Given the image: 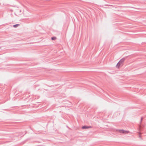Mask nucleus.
<instances>
[{"label":"nucleus","instance_id":"f257e3e1","mask_svg":"<svg viewBox=\"0 0 146 146\" xmlns=\"http://www.w3.org/2000/svg\"><path fill=\"white\" fill-rule=\"evenodd\" d=\"M116 131H117V132L119 133H124L125 132L128 133L129 132V131H125L123 129L117 130Z\"/></svg>","mask_w":146,"mask_h":146},{"label":"nucleus","instance_id":"7ed1b4c3","mask_svg":"<svg viewBox=\"0 0 146 146\" xmlns=\"http://www.w3.org/2000/svg\"><path fill=\"white\" fill-rule=\"evenodd\" d=\"M91 127L90 126H84L82 127V129H86L89 128H90Z\"/></svg>","mask_w":146,"mask_h":146},{"label":"nucleus","instance_id":"1a4fd4ad","mask_svg":"<svg viewBox=\"0 0 146 146\" xmlns=\"http://www.w3.org/2000/svg\"><path fill=\"white\" fill-rule=\"evenodd\" d=\"M1 48V47H0V49Z\"/></svg>","mask_w":146,"mask_h":146},{"label":"nucleus","instance_id":"f03ea898","mask_svg":"<svg viewBox=\"0 0 146 146\" xmlns=\"http://www.w3.org/2000/svg\"><path fill=\"white\" fill-rule=\"evenodd\" d=\"M125 60V58H122L121 59L119 62L122 65V64L124 62Z\"/></svg>","mask_w":146,"mask_h":146},{"label":"nucleus","instance_id":"20e7f679","mask_svg":"<svg viewBox=\"0 0 146 146\" xmlns=\"http://www.w3.org/2000/svg\"><path fill=\"white\" fill-rule=\"evenodd\" d=\"M19 24H17L15 25H13V27L15 28H16L18 26H19Z\"/></svg>","mask_w":146,"mask_h":146},{"label":"nucleus","instance_id":"0eeeda50","mask_svg":"<svg viewBox=\"0 0 146 146\" xmlns=\"http://www.w3.org/2000/svg\"><path fill=\"white\" fill-rule=\"evenodd\" d=\"M143 117H141V121H140V123H141V122H142V121L143 120Z\"/></svg>","mask_w":146,"mask_h":146},{"label":"nucleus","instance_id":"423d86ee","mask_svg":"<svg viewBox=\"0 0 146 146\" xmlns=\"http://www.w3.org/2000/svg\"><path fill=\"white\" fill-rule=\"evenodd\" d=\"M56 39V37H54V36L52 37L51 38V39L52 40H55Z\"/></svg>","mask_w":146,"mask_h":146},{"label":"nucleus","instance_id":"39448f33","mask_svg":"<svg viewBox=\"0 0 146 146\" xmlns=\"http://www.w3.org/2000/svg\"><path fill=\"white\" fill-rule=\"evenodd\" d=\"M121 65L118 62L117 64V66H118V67H119L120 65Z\"/></svg>","mask_w":146,"mask_h":146},{"label":"nucleus","instance_id":"6e6552de","mask_svg":"<svg viewBox=\"0 0 146 146\" xmlns=\"http://www.w3.org/2000/svg\"><path fill=\"white\" fill-rule=\"evenodd\" d=\"M139 137L140 138H141V135H139Z\"/></svg>","mask_w":146,"mask_h":146}]
</instances>
